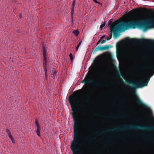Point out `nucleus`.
<instances>
[{"instance_id":"f257e3e1","label":"nucleus","mask_w":154,"mask_h":154,"mask_svg":"<svg viewBox=\"0 0 154 154\" xmlns=\"http://www.w3.org/2000/svg\"><path fill=\"white\" fill-rule=\"evenodd\" d=\"M69 101L71 105L72 110L73 112L72 115L74 121L73 125V140L70 146L72 152L73 154H88L87 152V147L89 145L92 138L90 136L86 137L85 138L86 141L82 142V144L84 146V147L81 149L76 148L77 147L81 145H79L80 121L77 113L79 109V108L76 107L77 100L75 97H69Z\"/></svg>"},{"instance_id":"f03ea898","label":"nucleus","mask_w":154,"mask_h":154,"mask_svg":"<svg viewBox=\"0 0 154 154\" xmlns=\"http://www.w3.org/2000/svg\"><path fill=\"white\" fill-rule=\"evenodd\" d=\"M152 20L151 18H148L137 20L123 21L117 23L116 22H112V20H110L109 25L111 24V30L113 32L114 38H116L120 35V32H124L130 29L138 28L142 29L143 31H146L153 28L154 25L152 23Z\"/></svg>"},{"instance_id":"7ed1b4c3","label":"nucleus","mask_w":154,"mask_h":154,"mask_svg":"<svg viewBox=\"0 0 154 154\" xmlns=\"http://www.w3.org/2000/svg\"><path fill=\"white\" fill-rule=\"evenodd\" d=\"M142 129L150 132L154 131V125L153 126L144 125L140 126L137 125L125 124L121 126H117L108 130L107 131H123L130 130Z\"/></svg>"},{"instance_id":"20e7f679","label":"nucleus","mask_w":154,"mask_h":154,"mask_svg":"<svg viewBox=\"0 0 154 154\" xmlns=\"http://www.w3.org/2000/svg\"><path fill=\"white\" fill-rule=\"evenodd\" d=\"M123 78L125 80L126 83L131 84L132 85L129 88L132 90L135 91V90L138 88H141L147 85L148 82L149 81V79L150 77L146 76L144 79V81H141L135 82L134 81H131L129 80H127L126 77L123 76H122Z\"/></svg>"},{"instance_id":"39448f33","label":"nucleus","mask_w":154,"mask_h":154,"mask_svg":"<svg viewBox=\"0 0 154 154\" xmlns=\"http://www.w3.org/2000/svg\"><path fill=\"white\" fill-rule=\"evenodd\" d=\"M81 82L82 83L85 84V85L83 86L82 89H84L85 91L86 90V87H88L89 85L93 83L97 87H99L101 85V83L98 82L96 81L94 82L93 80L91 79V76L89 74L86 76Z\"/></svg>"},{"instance_id":"423d86ee","label":"nucleus","mask_w":154,"mask_h":154,"mask_svg":"<svg viewBox=\"0 0 154 154\" xmlns=\"http://www.w3.org/2000/svg\"><path fill=\"white\" fill-rule=\"evenodd\" d=\"M145 135L148 137L149 140L151 141L152 144L150 147L151 150V154H154V134L152 133H147L145 134Z\"/></svg>"},{"instance_id":"0eeeda50","label":"nucleus","mask_w":154,"mask_h":154,"mask_svg":"<svg viewBox=\"0 0 154 154\" xmlns=\"http://www.w3.org/2000/svg\"><path fill=\"white\" fill-rule=\"evenodd\" d=\"M135 102L137 104L140 105L144 109L149 110L150 111H151L147 105L144 103L137 95H136Z\"/></svg>"},{"instance_id":"6e6552de","label":"nucleus","mask_w":154,"mask_h":154,"mask_svg":"<svg viewBox=\"0 0 154 154\" xmlns=\"http://www.w3.org/2000/svg\"><path fill=\"white\" fill-rule=\"evenodd\" d=\"M92 96L91 95L86 96L84 98V101L88 106H90L92 103Z\"/></svg>"},{"instance_id":"1a4fd4ad","label":"nucleus","mask_w":154,"mask_h":154,"mask_svg":"<svg viewBox=\"0 0 154 154\" xmlns=\"http://www.w3.org/2000/svg\"><path fill=\"white\" fill-rule=\"evenodd\" d=\"M110 47V46L109 45H106L103 46H98L94 50L95 51H97L99 50L103 51L105 50L109 49Z\"/></svg>"},{"instance_id":"9d476101","label":"nucleus","mask_w":154,"mask_h":154,"mask_svg":"<svg viewBox=\"0 0 154 154\" xmlns=\"http://www.w3.org/2000/svg\"><path fill=\"white\" fill-rule=\"evenodd\" d=\"M35 123L37 127V129L36 131V133H37L39 137H40V131H41V129L39 125V123H38V122L37 120H35Z\"/></svg>"},{"instance_id":"9b49d317","label":"nucleus","mask_w":154,"mask_h":154,"mask_svg":"<svg viewBox=\"0 0 154 154\" xmlns=\"http://www.w3.org/2000/svg\"><path fill=\"white\" fill-rule=\"evenodd\" d=\"M42 54L43 55H48L47 54V50L46 48L45 47V46L43 45H42Z\"/></svg>"},{"instance_id":"f8f14e48","label":"nucleus","mask_w":154,"mask_h":154,"mask_svg":"<svg viewBox=\"0 0 154 154\" xmlns=\"http://www.w3.org/2000/svg\"><path fill=\"white\" fill-rule=\"evenodd\" d=\"M43 62H48L49 58L48 57V55H43Z\"/></svg>"},{"instance_id":"ddd939ff","label":"nucleus","mask_w":154,"mask_h":154,"mask_svg":"<svg viewBox=\"0 0 154 154\" xmlns=\"http://www.w3.org/2000/svg\"><path fill=\"white\" fill-rule=\"evenodd\" d=\"M108 26H109V27H110V32H111V33H110V35H109V37H107L106 38H111L112 37V33L113 34V32H111V28H110V27L111 26V24H109V22H108Z\"/></svg>"},{"instance_id":"4468645a","label":"nucleus","mask_w":154,"mask_h":154,"mask_svg":"<svg viewBox=\"0 0 154 154\" xmlns=\"http://www.w3.org/2000/svg\"><path fill=\"white\" fill-rule=\"evenodd\" d=\"M48 62H43V67L44 68V70L45 72H46V70H47V63Z\"/></svg>"},{"instance_id":"2eb2a0df","label":"nucleus","mask_w":154,"mask_h":154,"mask_svg":"<svg viewBox=\"0 0 154 154\" xmlns=\"http://www.w3.org/2000/svg\"><path fill=\"white\" fill-rule=\"evenodd\" d=\"M105 25H106L105 21H104V22H103L100 26V30H102L103 29V27L105 26Z\"/></svg>"},{"instance_id":"dca6fc26","label":"nucleus","mask_w":154,"mask_h":154,"mask_svg":"<svg viewBox=\"0 0 154 154\" xmlns=\"http://www.w3.org/2000/svg\"><path fill=\"white\" fill-rule=\"evenodd\" d=\"M72 32L76 36H77L79 34V32L78 29L74 30Z\"/></svg>"},{"instance_id":"f3484780","label":"nucleus","mask_w":154,"mask_h":154,"mask_svg":"<svg viewBox=\"0 0 154 154\" xmlns=\"http://www.w3.org/2000/svg\"><path fill=\"white\" fill-rule=\"evenodd\" d=\"M8 137L12 141L13 143H14V138L13 137V136L11 134H8Z\"/></svg>"},{"instance_id":"a211bd4d","label":"nucleus","mask_w":154,"mask_h":154,"mask_svg":"<svg viewBox=\"0 0 154 154\" xmlns=\"http://www.w3.org/2000/svg\"><path fill=\"white\" fill-rule=\"evenodd\" d=\"M82 41H80L79 43V44H78V45H77V47H76V51H77L79 48V46H80V45H81V43H82Z\"/></svg>"},{"instance_id":"6ab92c4d","label":"nucleus","mask_w":154,"mask_h":154,"mask_svg":"<svg viewBox=\"0 0 154 154\" xmlns=\"http://www.w3.org/2000/svg\"><path fill=\"white\" fill-rule=\"evenodd\" d=\"M121 45V43L120 42L118 43L116 45V48L118 49L120 47Z\"/></svg>"},{"instance_id":"aec40b11","label":"nucleus","mask_w":154,"mask_h":154,"mask_svg":"<svg viewBox=\"0 0 154 154\" xmlns=\"http://www.w3.org/2000/svg\"><path fill=\"white\" fill-rule=\"evenodd\" d=\"M69 56L70 57V58L71 61H72L73 59V55L72 53H70L69 54Z\"/></svg>"},{"instance_id":"412c9836","label":"nucleus","mask_w":154,"mask_h":154,"mask_svg":"<svg viewBox=\"0 0 154 154\" xmlns=\"http://www.w3.org/2000/svg\"><path fill=\"white\" fill-rule=\"evenodd\" d=\"M125 40H148V39H124Z\"/></svg>"},{"instance_id":"4be33fe9","label":"nucleus","mask_w":154,"mask_h":154,"mask_svg":"<svg viewBox=\"0 0 154 154\" xmlns=\"http://www.w3.org/2000/svg\"><path fill=\"white\" fill-rule=\"evenodd\" d=\"M131 12H133V14H134V13H136L137 12V11L136 9H134L133 10H131Z\"/></svg>"},{"instance_id":"5701e85b","label":"nucleus","mask_w":154,"mask_h":154,"mask_svg":"<svg viewBox=\"0 0 154 154\" xmlns=\"http://www.w3.org/2000/svg\"><path fill=\"white\" fill-rule=\"evenodd\" d=\"M75 0H74V1H73V2L72 4V8H74L75 5Z\"/></svg>"},{"instance_id":"b1692460","label":"nucleus","mask_w":154,"mask_h":154,"mask_svg":"<svg viewBox=\"0 0 154 154\" xmlns=\"http://www.w3.org/2000/svg\"><path fill=\"white\" fill-rule=\"evenodd\" d=\"M110 39H105V40H103L101 42V44H103L106 41V40H110Z\"/></svg>"},{"instance_id":"393cba45","label":"nucleus","mask_w":154,"mask_h":154,"mask_svg":"<svg viewBox=\"0 0 154 154\" xmlns=\"http://www.w3.org/2000/svg\"><path fill=\"white\" fill-rule=\"evenodd\" d=\"M6 131L8 133V135L11 134L10 130L8 129H6Z\"/></svg>"},{"instance_id":"a878e982","label":"nucleus","mask_w":154,"mask_h":154,"mask_svg":"<svg viewBox=\"0 0 154 154\" xmlns=\"http://www.w3.org/2000/svg\"><path fill=\"white\" fill-rule=\"evenodd\" d=\"M74 8H72V10L71 11V13L72 15L74 12Z\"/></svg>"},{"instance_id":"bb28decb","label":"nucleus","mask_w":154,"mask_h":154,"mask_svg":"<svg viewBox=\"0 0 154 154\" xmlns=\"http://www.w3.org/2000/svg\"><path fill=\"white\" fill-rule=\"evenodd\" d=\"M104 133V131H101L100 132L98 133L99 134H103Z\"/></svg>"},{"instance_id":"cd10ccee","label":"nucleus","mask_w":154,"mask_h":154,"mask_svg":"<svg viewBox=\"0 0 154 154\" xmlns=\"http://www.w3.org/2000/svg\"><path fill=\"white\" fill-rule=\"evenodd\" d=\"M47 70H46V72H45V77L47 79Z\"/></svg>"},{"instance_id":"c85d7f7f","label":"nucleus","mask_w":154,"mask_h":154,"mask_svg":"<svg viewBox=\"0 0 154 154\" xmlns=\"http://www.w3.org/2000/svg\"><path fill=\"white\" fill-rule=\"evenodd\" d=\"M85 123H86L87 124H88V121L87 119H85Z\"/></svg>"},{"instance_id":"c756f323","label":"nucleus","mask_w":154,"mask_h":154,"mask_svg":"<svg viewBox=\"0 0 154 154\" xmlns=\"http://www.w3.org/2000/svg\"><path fill=\"white\" fill-rule=\"evenodd\" d=\"M93 1L95 3H98V4H100V3L99 2H97V0H93Z\"/></svg>"},{"instance_id":"7c9ffc66","label":"nucleus","mask_w":154,"mask_h":154,"mask_svg":"<svg viewBox=\"0 0 154 154\" xmlns=\"http://www.w3.org/2000/svg\"><path fill=\"white\" fill-rule=\"evenodd\" d=\"M151 19H152V23H153V24L154 25V27H153V28H154V19H153V18H151Z\"/></svg>"},{"instance_id":"2f4dec72","label":"nucleus","mask_w":154,"mask_h":154,"mask_svg":"<svg viewBox=\"0 0 154 154\" xmlns=\"http://www.w3.org/2000/svg\"><path fill=\"white\" fill-rule=\"evenodd\" d=\"M105 35H103L100 37V38H103L105 37Z\"/></svg>"},{"instance_id":"473e14b6","label":"nucleus","mask_w":154,"mask_h":154,"mask_svg":"<svg viewBox=\"0 0 154 154\" xmlns=\"http://www.w3.org/2000/svg\"><path fill=\"white\" fill-rule=\"evenodd\" d=\"M120 81H121V82L122 83H124L123 80L122 79H120Z\"/></svg>"},{"instance_id":"72a5a7b5","label":"nucleus","mask_w":154,"mask_h":154,"mask_svg":"<svg viewBox=\"0 0 154 154\" xmlns=\"http://www.w3.org/2000/svg\"><path fill=\"white\" fill-rule=\"evenodd\" d=\"M124 38L128 39V38H130L129 37H126V38Z\"/></svg>"},{"instance_id":"f704fd0d","label":"nucleus","mask_w":154,"mask_h":154,"mask_svg":"<svg viewBox=\"0 0 154 154\" xmlns=\"http://www.w3.org/2000/svg\"><path fill=\"white\" fill-rule=\"evenodd\" d=\"M55 74H56V73L54 72L53 74H52V75H53L54 76L55 75Z\"/></svg>"},{"instance_id":"c9c22d12","label":"nucleus","mask_w":154,"mask_h":154,"mask_svg":"<svg viewBox=\"0 0 154 154\" xmlns=\"http://www.w3.org/2000/svg\"><path fill=\"white\" fill-rule=\"evenodd\" d=\"M22 17V16L21 15V14H20V17L21 18Z\"/></svg>"},{"instance_id":"e433bc0d","label":"nucleus","mask_w":154,"mask_h":154,"mask_svg":"<svg viewBox=\"0 0 154 154\" xmlns=\"http://www.w3.org/2000/svg\"><path fill=\"white\" fill-rule=\"evenodd\" d=\"M101 39H100V40L98 41V42H97V43H98H98H99V42H100V41H101Z\"/></svg>"},{"instance_id":"4c0bfd02","label":"nucleus","mask_w":154,"mask_h":154,"mask_svg":"<svg viewBox=\"0 0 154 154\" xmlns=\"http://www.w3.org/2000/svg\"><path fill=\"white\" fill-rule=\"evenodd\" d=\"M145 59V58H143L142 60H144Z\"/></svg>"},{"instance_id":"58836bf2","label":"nucleus","mask_w":154,"mask_h":154,"mask_svg":"<svg viewBox=\"0 0 154 154\" xmlns=\"http://www.w3.org/2000/svg\"><path fill=\"white\" fill-rule=\"evenodd\" d=\"M153 73L150 76H152V75H153Z\"/></svg>"},{"instance_id":"ea45409f","label":"nucleus","mask_w":154,"mask_h":154,"mask_svg":"<svg viewBox=\"0 0 154 154\" xmlns=\"http://www.w3.org/2000/svg\"><path fill=\"white\" fill-rule=\"evenodd\" d=\"M141 38L143 39V38Z\"/></svg>"},{"instance_id":"a19ab883","label":"nucleus","mask_w":154,"mask_h":154,"mask_svg":"<svg viewBox=\"0 0 154 154\" xmlns=\"http://www.w3.org/2000/svg\"><path fill=\"white\" fill-rule=\"evenodd\" d=\"M146 68V67H143V68Z\"/></svg>"},{"instance_id":"79ce46f5","label":"nucleus","mask_w":154,"mask_h":154,"mask_svg":"<svg viewBox=\"0 0 154 154\" xmlns=\"http://www.w3.org/2000/svg\"><path fill=\"white\" fill-rule=\"evenodd\" d=\"M81 91V90H78V91Z\"/></svg>"},{"instance_id":"37998d69","label":"nucleus","mask_w":154,"mask_h":154,"mask_svg":"<svg viewBox=\"0 0 154 154\" xmlns=\"http://www.w3.org/2000/svg\"><path fill=\"white\" fill-rule=\"evenodd\" d=\"M117 117H118V116H116L115 118H117Z\"/></svg>"}]
</instances>
